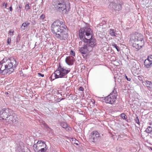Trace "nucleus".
I'll return each instance as SVG.
<instances>
[{
    "label": "nucleus",
    "instance_id": "f257e3e1",
    "mask_svg": "<svg viewBox=\"0 0 152 152\" xmlns=\"http://www.w3.org/2000/svg\"><path fill=\"white\" fill-rule=\"evenodd\" d=\"M51 30L55 37L61 40H65L68 37V29L65 23L57 20L51 25Z\"/></svg>",
    "mask_w": 152,
    "mask_h": 152
},
{
    "label": "nucleus",
    "instance_id": "7c9ffc66",
    "mask_svg": "<svg viewBox=\"0 0 152 152\" xmlns=\"http://www.w3.org/2000/svg\"><path fill=\"white\" fill-rule=\"evenodd\" d=\"M135 120L136 121V122L137 124H139V125H140V122H139V119L138 118V117L137 116L135 119Z\"/></svg>",
    "mask_w": 152,
    "mask_h": 152
},
{
    "label": "nucleus",
    "instance_id": "6e6d98bb",
    "mask_svg": "<svg viewBox=\"0 0 152 152\" xmlns=\"http://www.w3.org/2000/svg\"><path fill=\"white\" fill-rule=\"evenodd\" d=\"M8 94V93H7V94Z\"/></svg>",
    "mask_w": 152,
    "mask_h": 152
},
{
    "label": "nucleus",
    "instance_id": "864d4df0",
    "mask_svg": "<svg viewBox=\"0 0 152 152\" xmlns=\"http://www.w3.org/2000/svg\"><path fill=\"white\" fill-rule=\"evenodd\" d=\"M64 98H63L61 99V100H63V99H64Z\"/></svg>",
    "mask_w": 152,
    "mask_h": 152
},
{
    "label": "nucleus",
    "instance_id": "2f4dec72",
    "mask_svg": "<svg viewBox=\"0 0 152 152\" xmlns=\"http://www.w3.org/2000/svg\"><path fill=\"white\" fill-rule=\"evenodd\" d=\"M147 59L152 63V55L149 56Z\"/></svg>",
    "mask_w": 152,
    "mask_h": 152
},
{
    "label": "nucleus",
    "instance_id": "6ab92c4d",
    "mask_svg": "<svg viewBox=\"0 0 152 152\" xmlns=\"http://www.w3.org/2000/svg\"><path fill=\"white\" fill-rule=\"evenodd\" d=\"M61 126L64 128L66 129V130H69V128H70L69 126H68L67 123L64 122H62L61 123Z\"/></svg>",
    "mask_w": 152,
    "mask_h": 152
},
{
    "label": "nucleus",
    "instance_id": "3c124183",
    "mask_svg": "<svg viewBox=\"0 0 152 152\" xmlns=\"http://www.w3.org/2000/svg\"><path fill=\"white\" fill-rule=\"evenodd\" d=\"M37 42H36L35 43V47H36L37 46Z\"/></svg>",
    "mask_w": 152,
    "mask_h": 152
},
{
    "label": "nucleus",
    "instance_id": "4be33fe9",
    "mask_svg": "<svg viewBox=\"0 0 152 152\" xmlns=\"http://www.w3.org/2000/svg\"><path fill=\"white\" fill-rule=\"evenodd\" d=\"M145 132L147 133H152V128L150 126H148L146 129Z\"/></svg>",
    "mask_w": 152,
    "mask_h": 152
},
{
    "label": "nucleus",
    "instance_id": "aec40b11",
    "mask_svg": "<svg viewBox=\"0 0 152 152\" xmlns=\"http://www.w3.org/2000/svg\"><path fill=\"white\" fill-rule=\"evenodd\" d=\"M37 149V150H34L36 152H45L47 150V148H46V146H45V147H42Z\"/></svg>",
    "mask_w": 152,
    "mask_h": 152
},
{
    "label": "nucleus",
    "instance_id": "58836bf2",
    "mask_svg": "<svg viewBox=\"0 0 152 152\" xmlns=\"http://www.w3.org/2000/svg\"><path fill=\"white\" fill-rule=\"evenodd\" d=\"M84 89L83 88V87L81 86V87H80V88L79 89V90L80 91H83L84 90Z\"/></svg>",
    "mask_w": 152,
    "mask_h": 152
},
{
    "label": "nucleus",
    "instance_id": "c9c22d12",
    "mask_svg": "<svg viewBox=\"0 0 152 152\" xmlns=\"http://www.w3.org/2000/svg\"><path fill=\"white\" fill-rule=\"evenodd\" d=\"M11 41V38H8L7 40V43L8 45H10Z\"/></svg>",
    "mask_w": 152,
    "mask_h": 152
},
{
    "label": "nucleus",
    "instance_id": "39448f33",
    "mask_svg": "<svg viewBox=\"0 0 152 152\" xmlns=\"http://www.w3.org/2000/svg\"><path fill=\"white\" fill-rule=\"evenodd\" d=\"M70 68L66 69L65 67L61 66L59 64L57 70L54 72V75L53 74L52 75L51 77L54 76L55 77V79L62 77L66 78L67 74L70 72Z\"/></svg>",
    "mask_w": 152,
    "mask_h": 152
},
{
    "label": "nucleus",
    "instance_id": "e433bc0d",
    "mask_svg": "<svg viewBox=\"0 0 152 152\" xmlns=\"http://www.w3.org/2000/svg\"><path fill=\"white\" fill-rule=\"evenodd\" d=\"M125 77L128 81H129L131 80V78L130 77H128L126 75H125Z\"/></svg>",
    "mask_w": 152,
    "mask_h": 152
},
{
    "label": "nucleus",
    "instance_id": "f3484780",
    "mask_svg": "<svg viewBox=\"0 0 152 152\" xmlns=\"http://www.w3.org/2000/svg\"><path fill=\"white\" fill-rule=\"evenodd\" d=\"M152 63L150 61L146 59L145 60L144 62V65L145 67L147 69L151 67Z\"/></svg>",
    "mask_w": 152,
    "mask_h": 152
},
{
    "label": "nucleus",
    "instance_id": "7ed1b4c3",
    "mask_svg": "<svg viewBox=\"0 0 152 152\" xmlns=\"http://www.w3.org/2000/svg\"><path fill=\"white\" fill-rule=\"evenodd\" d=\"M96 41L95 39H87L85 38L83 42L86 44H84L83 47L79 48L80 52L82 54H85L91 51L96 45Z\"/></svg>",
    "mask_w": 152,
    "mask_h": 152
},
{
    "label": "nucleus",
    "instance_id": "a878e982",
    "mask_svg": "<svg viewBox=\"0 0 152 152\" xmlns=\"http://www.w3.org/2000/svg\"><path fill=\"white\" fill-rule=\"evenodd\" d=\"M120 116L124 120H126V119H127V117L124 113L121 114L120 115Z\"/></svg>",
    "mask_w": 152,
    "mask_h": 152
},
{
    "label": "nucleus",
    "instance_id": "49530a36",
    "mask_svg": "<svg viewBox=\"0 0 152 152\" xmlns=\"http://www.w3.org/2000/svg\"><path fill=\"white\" fill-rule=\"evenodd\" d=\"M18 8H19L20 9H21L22 8V7L21 5H19L18 7H17V9H18Z\"/></svg>",
    "mask_w": 152,
    "mask_h": 152
},
{
    "label": "nucleus",
    "instance_id": "603ef678",
    "mask_svg": "<svg viewBox=\"0 0 152 152\" xmlns=\"http://www.w3.org/2000/svg\"><path fill=\"white\" fill-rule=\"evenodd\" d=\"M35 23H36V22H35V21H34V23H33V25H34V24H35Z\"/></svg>",
    "mask_w": 152,
    "mask_h": 152
},
{
    "label": "nucleus",
    "instance_id": "ddd939ff",
    "mask_svg": "<svg viewBox=\"0 0 152 152\" xmlns=\"http://www.w3.org/2000/svg\"><path fill=\"white\" fill-rule=\"evenodd\" d=\"M75 60L72 56L67 57L65 59L66 63L69 65H72L74 64Z\"/></svg>",
    "mask_w": 152,
    "mask_h": 152
},
{
    "label": "nucleus",
    "instance_id": "c03bdc74",
    "mask_svg": "<svg viewBox=\"0 0 152 152\" xmlns=\"http://www.w3.org/2000/svg\"><path fill=\"white\" fill-rule=\"evenodd\" d=\"M9 9L10 11L12 12V5H11V6L9 7Z\"/></svg>",
    "mask_w": 152,
    "mask_h": 152
},
{
    "label": "nucleus",
    "instance_id": "dca6fc26",
    "mask_svg": "<svg viewBox=\"0 0 152 152\" xmlns=\"http://www.w3.org/2000/svg\"><path fill=\"white\" fill-rule=\"evenodd\" d=\"M16 150L19 152H23L24 151V146L22 142H20L19 144L17 145L16 147Z\"/></svg>",
    "mask_w": 152,
    "mask_h": 152
},
{
    "label": "nucleus",
    "instance_id": "bb28decb",
    "mask_svg": "<svg viewBox=\"0 0 152 152\" xmlns=\"http://www.w3.org/2000/svg\"><path fill=\"white\" fill-rule=\"evenodd\" d=\"M27 27V25H26V22L23 23L21 26V28L22 29V30H24L25 29V28Z\"/></svg>",
    "mask_w": 152,
    "mask_h": 152
},
{
    "label": "nucleus",
    "instance_id": "9b49d317",
    "mask_svg": "<svg viewBox=\"0 0 152 152\" xmlns=\"http://www.w3.org/2000/svg\"><path fill=\"white\" fill-rule=\"evenodd\" d=\"M46 145L45 142H42L41 140H38L36 144L34 145L33 148L34 150L40 148L42 147H45Z\"/></svg>",
    "mask_w": 152,
    "mask_h": 152
},
{
    "label": "nucleus",
    "instance_id": "f8f14e48",
    "mask_svg": "<svg viewBox=\"0 0 152 152\" xmlns=\"http://www.w3.org/2000/svg\"><path fill=\"white\" fill-rule=\"evenodd\" d=\"M8 119L7 118L6 120V122L7 124H12L15 123L17 121H18V118L16 117L13 116L12 115H10L9 116Z\"/></svg>",
    "mask_w": 152,
    "mask_h": 152
},
{
    "label": "nucleus",
    "instance_id": "4d7b16f0",
    "mask_svg": "<svg viewBox=\"0 0 152 152\" xmlns=\"http://www.w3.org/2000/svg\"><path fill=\"white\" fill-rule=\"evenodd\" d=\"M8 94V93H7V94Z\"/></svg>",
    "mask_w": 152,
    "mask_h": 152
},
{
    "label": "nucleus",
    "instance_id": "8fccbe9b",
    "mask_svg": "<svg viewBox=\"0 0 152 152\" xmlns=\"http://www.w3.org/2000/svg\"><path fill=\"white\" fill-rule=\"evenodd\" d=\"M93 101H91V102L93 103V104H94V103L95 102V101L94 100H93Z\"/></svg>",
    "mask_w": 152,
    "mask_h": 152
},
{
    "label": "nucleus",
    "instance_id": "4c0bfd02",
    "mask_svg": "<svg viewBox=\"0 0 152 152\" xmlns=\"http://www.w3.org/2000/svg\"><path fill=\"white\" fill-rule=\"evenodd\" d=\"M7 2L6 3L4 2L3 4V6H5V8H7Z\"/></svg>",
    "mask_w": 152,
    "mask_h": 152
},
{
    "label": "nucleus",
    "instance_id": "79ce46f5",
    "mask_svg": "<svg viewBox=\"0 0 152 152\" xmlns=\"http://www.w3.org/2000/svg\"><path fill=\"white\" fill-rule=\"evenodd\" d=\"M20 40V38L18 37H17L16 38V42H19Z\"/></svg>",
    "mask_w": 152,
    "mask_h": 152
},
{
    "label": "nucleus",
    "instance_id": "473e14b6",
    "mask_svg": "<svg viewBox=\"0 0 152 152\" xmlns=\"http://www.w3.org/2000/svg\"><path fill=\"white\" fill-rule=\"evenodd\" d=\"M70 54L74 56H75V52L73 50H71L70 52Z\"/></svg>",
    "mask_w": 152,
    "mask_h": 152
},
{
    "label": "nucleus",
    "instance_id": "20e7f679",
    "mask_svg": "<svg viewBox=\"0 0 152 152\" xmlns=\"http://www.w3.org/2000/svg\"><path fill=\"white\" fill-rule=\"evenodd\" d=\"M79 36L80 39L84 41L85 38L87 39H94L93 37L92 30L89 27H84L81 28L79 31Z\"/></svg>",
    "mask_w": 152,
    "mask_h": 152
},
{
    "label": "nucleus",
    "instance_id": "ea45409f",
    "mask_svg": "<svg viewBox=\"0 0 152 152\" xmlns=\"http://www.w3.org/2000/svg\"><path fill=\"white\" fill-rule=\"evenodd\" d=\"M13 31H12L11 30H10L9 31V34L10 35H13Z\"/></svg>",
    "mask_w": 152,
    "mask_h": 152
},
{
    "label": "nucleus",
    "instance_id": "1a4fd4ad",
    "mask_svg": "<svg viewBox=\"0 0 152 152\" xmlns=\"http://www.w3.org/2000/svg\"><path fill=\"white\" fill-rule=\"evenodd\" d=\"M11 110L8 108H4L0 111V120L1 121L6 120L10 115V112Z\"/></svg>",
    "mask_w": 152,
    "mask_h": 152
},
{
    "label": "nucleus",
    "instance_id": "a18cd8bd",
    "mask_svg": "<svg viewBox=\"0 0 152 152\" xmlns=\"http://www.w3.org/2000/svg\"><path fill=\"white\" fill-rule=\"evenodd\" d=\"M148 124H149L150 125H152V121H150L149 122H148Z\"/></svg>",
    "mask_w": 152,
    "mask_h": 152
},
{
    "label": "nucleus",
    "instance_id": "72a5a7b5",
    "mask_svg": "<svg viewBox=\"0 0 152 152\" xmlns=\"http://www.w3.org/2000/svg\"><path fill=\"white\" fill-rule=\"evenodd\" d=\"M122 150V148L119 147H118L116 148V150L117 152H120Z\"/></svg>",
    "mask_w": 152,
    "mask_h": 152
},
{
    "label": "nucleus",
    "instance_id": "f03ea898",
    "mask_svg": "<svg viewBox=\"0 0 152 152\" xmlns=\"http://www.w3.org/2000/svg\"><path fill=\"white\" fill-rule=\"evenodd\" d=\"M18 64V62L14 58H4L0 62V73L4 75L8 73H11L14 71Z\"/></svg>",
    "mask_w": 152,
    "mask_h": 152
},
{
    "label": "nucleus",
    "instance_id": "de8ad7c7",
    "mask_svg": "<svg viewBox=\"0 0 152 152\" xmlns=\"http://www.w3.org/2000/svg\"><path fill=\"white\" fill-rule=\"evenodd\" d=\"M26 24L27 25V27L29 25L30 23H28V22H26Z\"/></svg>",
    "mask_w": 152,
    "mask_h": 152
},
{
    "label": "nucleus",
    "instance_id": "2eb2a0df",
    "mask_svg": "<svg viewBox=\"0 0 152 152\" xmlns=\"http://www.w3.org/2000/svg\"><path fill=\"white\" fill-rule=\"evenodd\" d=\"M143 42H142L141 43L138 44L135 42L133 44L132 46L133 47L135 48L136 51H138L143 47Z\"/></svg>",
    "mask_w": 152,
    "mask_h": 152
},
{
    "label": "nucleus",
    "instance_id": "cd10ccee",
    "mask_svg": "<svg viewBox=\"0 0 152 152\" xmlns=\"http://www.w3.org/2000/svg\"><path fill=\"white\" fill-rule=\"evenodd\" d=\"M77 112L80 115H83L84 116V115L83 113H84V112L81 109H78L77 110Z\"/></svg>",
    "mask_w": 152,
    "mask_h": 152
},
{
    "label": "nucleus",
    "instance_id": "4468645a",
    "mask_svg": "<svg viewBox=\"0 0 152 152\" xmlns=\"http://www.w3.org/2000/svg\"><path fill=\"white\" fill-rule=\"evenodd\" d=\"M112 8L115 10L119 11L122 9L121 3H117V4L115 2H112Z\"/></svg>",
    "mask_w": 152,
    "mask_h": 152
},
{
    "label": "nucleus",
    "instance_id": "b1692460",
    "mask_svg": "<svg viewBox=\"0 0 152 152\" xmlns=\"http://www.w3.org/2000/svg\"><path fill=\"white\" fill-rule=\"evenodd\" d=\"M42 124L47 129L48 131H49V129H51L44 121H43Z\"/></svg>",
    "mask_w": 152,
    "mask_h": 152
},
{
    "label": "nucleus",
    "instance_id": "5701e85b",
    "mask_svg": "<svg viewBox=\"0 0 152 152\" xmlns=\"http://www.w3.org/2000/svg\"><path fill=\"white\" fill-rule=\"evenodd\" d=\"M106 23V22L105 21H103L102 22L100 23L99 24L97 25V29H99V28H103V27H102Z\"/></svg>",
    "mask_w": 152,
    "mask_h": 152
},
{
    "label": "nucleus",
    "instance_id": "9d476101",
    "mask_svg": "<svg viewBox=\"0 0 152 152\" xmlns=\"http://www.w3.org/2000/svg\"><path fill=\"white\" fill-rule=\"evenodd\" d=\"M100 137V135L98 132L93 131L91 134L89 139L91 141L94 142L97 140L98 138Z\"/></svg>",
    "mask_w": 152,
    "mask_h": 152
},
{
    "label": "nucleus",
    "instance_id": "412c9836",
    "mask_svg": "<svg viewBox=\"0 0 152 152\" xmlns=\"http://www.w3.org/2000/svg\"><path fill=\"white\" fill-rule=\"evenodd\" d=\"M145 84L147 87L150 88H152V83L151 81L146 80L145 81Z\"/></svg>",
    "mask_w": 152,
    "mask_h": 152
},
{
    "label": "nucleus",
    "instance_id": "09e8293b",
    "mask_svg": "<svg viewBox=\"0 0 152 152\" xmlns=\"http://www.w3.org/2000/svg\"><path fill=\"white\" fill-rule=\"evenodd\" d=\"M21 10L20 9H18L17 10V12H21Z\"/></svg>",
    "mask_w": 152,
    "mask_h": 152
},
{
    "label": "nucleus",
    "instance_id": "6e6552de",
    "mask_svg": "<svg viewBox=\"0 0 152 152\" xmlns=\"http://www.w3.org/2000/svg\"><path fill=\"white\" fill-rule=\"evenodd\" d=\"M130 39L131 41H134V42L138 44L142 42H143V47L144 45V40L143 36L142 34H132L131 36Z\"/></svg>",
    "mask_w": 152,
    "mask_h": 152
},
{
    "label": "nucleus",
    "instance_id": "c756f323",
    "mask_svg": "<svg viewBox=\"0 0 152 152\" xmlns=\"http://www.w3.org/2000/svg\"><path fill=\"white\" fill-rule=\"evenodd\" d=\"M30 8V7L29 6V4H26L25 6V9L26 11H28L29 9Z\"/></svg>",
    "mask_w": 152,
    "mask_h": 152
},
{
    "label": "nucleus",
    "instance_id": "5fc2aeb1",
    "mask_svg": "<svg viewBox=\"0 0 152 152\" xmlns=\"http://www.w3.org/2000/svg\"><path fill=\"white\" fill-rule=\"evenodd\" d=\"M151 151H152V148H151Z\"/></svg>",
    "mask_w": 152,
    "mask_h": 152
},
{
    "label": "nucleus",
    "instance_id": "c85d7f7f",
    "mask_svg": "<svg viewBox=\"0 0 152 152\" xmlns=\"http://www.w3.org/2000/svg\"><path fill=\"white\" fill-rule=\"evenodd\" d=\"M72 141L74 142H72L74 144H76L77 145H78V144L77 142H78V141L76 140L75 138H72Z\"/></svg>",
    "mask_w": 152,
    "mask_h": 152
},
{
    "label": "nucleus",
    "instance_id": "423d86ee",
    "mask_svg": "<svg viewBox=\"0 0 152 152\" xmlns=\"http://www.w3.org/2000/svg\"><path fill=\"white\" fill-rule=\"evenodd\" d=\"M53 4L55 8L65 12L69 11L70 8L69 2H64V0H57Z\"/></svg>",
    "mask_w": 152,
    "mask_h": 152
},
{
    "label": "nucleus",
    "instance_id": "a19ab883",
    "mask_svg": "<svg viewBox=\"0 0 152 152\" xmlns=\"http://www.w3.org/2000/svg\"><path fill=\"white\" fill-rule=\"evenodd\" d=\"M38 75L39 76H41L42 77H43L44 76V75L43 74H42L41 73H38Z\"/></svg>",
    "mask_w": 152,
    "mask_h": 152
},
{
    "label": "nucleus",
    "instance_id": "0eeeda50",
    "mask_svg": "<svg viewBox=\"0 0 152 152\" xmlns=\"http://www.w3.org/2000/svg\"><path fill=\"white\" fill-rule=\"evenodd\" d=\"M117 96V93L116 90L114 88L113 91L107 96L105 97L104 100L107 103L112 104L115 102L116 97Z\"/></svg>",
    "mask_w": 152,
    "mask_h": 152
},
{
    "label": "nucleus",
    "instance_id": "393cba45",
    "mask_svg": "<svg viewBox=\"0 0 152 152\" xmlns=\"http://www.w3.org/2000/svg\"><path fill=\"white\" fill-rule=\"evenodd\" d=\"M112 45L113 48H115L118 51H119V48L115 43H113L112 44Z\"/></svg>",
    "mask_w": 152,
    "mask_h": 152
},
{
    "label": "nucleus",
    "instance_id": "37998d69",
    "mask_svg": "<svg viewBox=\"0 0 152 152\" xmlns=\"http://www.w3.org/2000/svg\"><path fill=\"white\" fill-rule=\"evenodd\" d=\"M138 79L140 80H142V77L139 76L138 77Z\"/></svg>",
    "mask_w": 152,
    "mask_h": 152
},
{
    "label": "nucleus",
    "instance_id": "f704fd0d",
    "mask_svg": "<svg viewBox=\"0 0 152 152\" xmlns=\"http://www.w3.org/2000/svg\"><path fill=\"white\" fill-rule=\"evenodd\" d=\"M45 18V15L44 14L42 15L40 17L39 19L41 20H43Z\"/></svg>",
    "mask_w": 152,
    "mask_h": 152
},
{
    "label": "nucleus",
    "instance_id": "a211bd4d",
    "mask_svg": "<svg viewBox=\"0 0 152 152\" xmlns=\"http://www.w3.org/2000/svg\"><path fill=\"white\" fill-rule=\"evenodd\" d=\"M110 34L112 37H116L117 34L116 33V30L115 29H110L109 30Z\"/></svg>",
    "mask_w": 152,
    "mask_h": 152
}]
</instances>
